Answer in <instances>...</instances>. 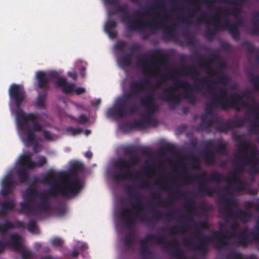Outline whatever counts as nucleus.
<instances>
[{
	"instance_id": "54",
	"label": "nucleus",
	"mask_w": 259,
	"mask_h": 259,
	"mask_svg": "<svg viewBox=\"0 0 259 259\" xmlns=\"http://www.w3.org/2000/svg\"><path fill=\"white\" fill-rule=\"evenodd\" d=\"M214 151L215 153L225 155L226 154V145L222 142L219 143L216 146Z\"/></svg>"
},
{
	"instance_id": "33",
	"label": "nucleus",
	"mask_w": 259,
	"mask_h": 259,
	"mask_svg": "<svg viewBox=\"0 0 259 259\" xmlns=\"http://www.w3.org/2000/svg\"><path fill=\"white\" fill-rule=\"evenodd\" d=\"M32 122V124L31 125H29L28 124V123H27V124H26L24 127V129H20V130L21 131H26V141L28 143H29V144L30 145H32L33 144H34L36 141H35V132H42V134H43V136H44V137L45 138V139L46 140V141H52L53 140V137H52V135L51 134V133L47 131V130H42V125L41 124V130L40 131H35V132H34V139L33 140L32 142H29L28 139H27V130H28V128L30 127V128H32V126H33V121H31Z\"/></svg>"
},
{
	"instance_id": "5",
	"label": "nucleus",
	"mask_w": 259,
	"mask_h": 259,
	"mask_svg": "<svg viewBox=\"0 0 259 259\" xmlns=\"http://www.w3.org/2000/svg\"><path fill=\"white\" fill-rule=\"evenodd\" d=\"M227 95V93L225 88H219L218 93L213 94L210 101L206 103L205 115L206 116L212 115V111L218 108H221L224 110L233 108L239 111L241 107H244L246 105L244 97H251L252 94L250 91H246L243 94L233 93L228 98H226Z\"/></svg>"
},
{
	"instance_id": "18",
	"label": "nucleus",
	"mask_w": 259,
	"mask_h": 259,
	"mask_svg": "<svg viewBox=\"0 0 259 259\" xmlns=\"http://www.w3.org/2000/svg\"><path fill=\"white\" fill-rule=\"evenodd\" d=\"M243 152L245 154L243 156L236 155V158L240 160H244L245 164L251 166V170L254 172H259V168L257 165L259 163V159L257 157L259 154V150H257L254 146L250 143V144L246 147V150Z\"/></svg>"
},
{
	"instance_id": "31",
	"label": "nucleus",
	"mask_w": 259,
	"mask_h": 259,
	"mask_svg": "<svg viewBox=\"0 0 259 259\" xmlns=\"http://www.w3.org/2000/svg\"><path fill=\"white\" fill-rule=\"evenodd\" d=\"M176 74H178V69L176 68H174L172 72L167 71L166 73L162 74L160 78L155 83L151 85L150 90L154 91L157 90L169 79V77H173Z\"/></svg>"
},
{
	"instance_id": "17",
	"label": "nucleus",
	"mask_w": 259,
	"mask_h": 259,
	"mask_svg": "<svg viewBox=\"0 0 259 259\" xmlns=\"http://www.w3.org/2000/svg\"><path fill=\"white\" fill-rule=\"evenodd\" d=\"M181 70L184 75L191 76L196 81L193 86L194 89L199 92H202L203 90L201 85H204L209 88L210 93H213V88L208 83V79L206 78H197L199 75V71L196 67L183 65L181 68Z\"/></svg>"
},
{
	"instance_id": "16",
	"label": "nucleus",
	"mask_w": 259,
	"mask_h": 259,
	"mask_svg": "<svg viewBox=\"0 0 259 259\" xmlns=\"http://www.w3.org/2000/svg\"><path fill=\"white\" fill-rule=\"evenodd\" d=\"M37 196L38 192L37 188L32 185L29 186L23 195V198L25 201L20 203V208L18 212L26 215H36L35 207L32 206L31 203L35 201L34 198Z\"/></svg>"
},
{
	"instance_id": "1",
	"label": "nucleus",
	"mask_w": 259,
	"mask_h": 259,
	"mask_svg": "<svg viewBox=\"0 0 259 259\" xmlns=\"http://www.w3.org/2000/svg\"><path fill=\"white\" fill-rule=\"evenodd\" d=\"M135 187L127 186L126 191L130 195L129 198L135 199L136 203L132 205V208H126L122 209L120 212V217L123 221L126 228L129 230V233L123 239L124 245L128 248L133 247L135 242L136 233L135 226L136 224V218H139L141 221H145L143 213L144 207L142 201V197L136 193H133Z\"/></svg>"
},
{
	"instance_id": "13",
	"label": "nucleus",
	"mask_w": 259,
	"mask_h": 259,
	"mask_svg": "<svg viewBox=\"0 0 259 259\" xmlns=\"http://www.w3.org/2000/svg\"><path fill=\"white\" fill-rule=\"evenodd\" d=\"M32 154L26 152L19 158L17 175L21 183H24L28 180L29 170L33 169L35 166L41 167L47 163V159L44 156H39L37 162L32 161Z\"/></svg>"
},
{
	"instance_id": "51",
	"label": "nucleus",
	"mask_w": 259,
	"mask_h": 259,
	"mask_svg": "<svg viewBox=\"0 0 259 259\" xmlns=\"http://www.w3.org/2000/svg\"><path fill=\"white\" fill-rule=\"evenodd\" d=\"M176 150L175 146L171 144H167L162 146L159 150L160 153L164 154L165 153H173Z\"/></svg>"
},
{
	"instance_id": "59",
	"label": "nucleus",
	"mask_w": 259,
	"mask_h": 259,
	"mask_svg": "<svg viewBox=\"0 0 259 259\" xmlns=\"http://www.w3.org/2000/svg\"><path fill=\"white\" fill-rule=\"evenodd\" d=\"M157 185L160 187V188L164 191H167L170 190H171V189L167 187V183L162 179H158Z\"/></svg>"
},
{
	"instance_id": "48",
	"label": "nucleus",
	"mask_w": 259,
	"mask_h": 259,
	"mask_svg": "<svg viewBox=\"0 0 259 259\" xmlns=\"http://www.w3.org/2000/svg\"><path fill=\"white\" fill-rule=\"evenodd\" d=\"M132 57L133 53L132 52H129L122 55L120 59V63L124 67H128L131 66Z\"/></svg>"
},
{
	"instance_id": "20",
	"label": "nucleus",
	"mask_w": 259,
	"mask_h": 259,
	"mask_svg": "<svg viewBox=\"0 0 259 259\" xmlns=\"http://www.w3.org/2000/svg\"><path fill=\"white\" fill-rule=\"evenodd\" d=\"M22 238L17 233L13 236L12 239V247L15 251L20 253L22 259H33V254L32 252L27 249H25L22 246Z\"/></svg>"
},
{
	"instance_id": "32",
	"label": "nucleus",
	"mask_w": 259,
	"mask_h": 259,
	"mask_svg": "<svg viewBox=\"0 0 259 259\" xmlns=\"http://www.w3.org/2000/svg\"><path fill=\"white\" fill-rule=\"evenodd\" d=\"M56 85L57 87L60 88L62 92L65 94H70L74 91V84L67 82L65 78L63 77L58 78L56 82Z\"/></svg>"
},
{
	"instance_id": "4",
	"label": "nucleus",
	"mask_w": 259,
	"mask_h": 259,
	"mask_svg": "<svg viewBox=\"0 0 259 259\" xmlns=\"http://www.w3.org/2000/svg\"><path fill=\"white\" fill-rule=\"evenodd\" d=\"M244 164H238L232 172H229L225 177L222 173L217 171H211L207 178H205L206 172L205 170H202L200 172V176H198L195 174L187 175L184 180L188 184L191 183L192 181H198L199 182L203 181V183H200L198 187V192L204 193L208 196H212L217 193V190L211 188L207 185L208 182H216L220 183L223 180H225L227 183L231 182V179H236L240 178V175L244 171Z\"/></svg>"
},
{
	"instance_id": "41",
	"label": "nucleus",
	"mask_w": 259,
	"mask_h": 259,
	"mask_svg": "<svg viewBox=\"0 0 259 259\" xmlns=\"http://www.w3.org/2000/svg\"><path fill=\"white\" fill-rule=\"evenodd\" d=\"M224 3H230L235 4L234 6L231 9L227 10L225 15L226 16L229 15H233L235 18H237L238 16H240V14L241 12V8L238 6V4H242V3H235V2L227 1V0H223Z\"/></svg>"
},
{
	"instance_id": "19",
	"label": "nucleus",
	"mask_w": 259,
	"mask_h": 259,
	"mask_svg": "<svg viewBox=\"0 0 259 259\" xmlns=\"http://www.w3.org/2000/svg\"><path fill=\"white\" fill-rule=\"evenodd\" d=\"M185 193L180 190L177 187L170 193L168 198L166 200L160 199V195L157 192H153L151 194V197L154 200L156 201L158 203L163 206H168L171 205L174 201L185 196Z\"/></svg>"
},
{
	"instance_id": "53",
	"label": "nucleus",
	"mask_w": 259,
	"mask_h": 259,
	"mask_svg": "<svg viewBox=\"0 0 259 259\" xmlns=\"http://www.w3.org/2000/svg\"><path fill=\"white\" fill-rule=\"evenodd\" d=\"M123 151L125 155H130L131 157L133 156H137L136 155L137 152L136 147L134 146H128L124 147Z\"/></svg>"
},
{
	"instance_id": "36",
	"label": "nucleus",
	"mask_w": 259,
	"mask_h": 259,
	"mask_svg": "<svg viewBox=\"0 0 259 259\" xmlns=\"http://www.w3.org/2000/svg\"><path fill=\"white\" fill-rule=\"evenodd\" d=\"M223 197H226V196L225 195H220V201L221 203L223 205V206H222V207H219V212L220 214L221 215V217L222 218H223L227 222H229L230 220H232L234 221L232 222V223L230 226V231H231V236H235V235L236 234V231H237L238 227H239V224L236 221V220H238V219H233L230 218L228 220H226L224 217V213L223 212H221L220 211V209H223L225 208V203L222 202V199H221ZM239 221H240V220H239Z\"/></svg>"
},
{
	"instance_id": "42",
	"label": "nucleus",
	"mask_w": 259,
	"mask_h": 259,
	"mask_svg": "<svg viewBox=\"0 0 259 259\" xmlns=\"http://www.w3.org/2000/svg\"><path fill=\"white\" fill-rule=\"evenodd\" d=\"M241 46L244 47L246 52L249 54L253 53H258V54L255 57L256 61L259 63V48L253 46V44L248 40L243 41L241 43Z\"/></svg>"
},
{
	"instance_id": "9",
	"label": "nucleus",
	"mask_w": 259,
	"mask_h": 259,
	"mask_svg": "<svg viewBox=\"0 0 259 259\" xmlns=\"http://www.w3.org/2000/svg\"><path fill=\"white\" fill-rule=\"evenodd\" d=\"M178 88L185 89L184 98L192 105L196 103V98L192 93V88L190 83L186 81L175 79L174 84L164 88L160 98L169 104L170 109H174L181 102V96L176 95L174 90Z\"/></svg>"
},
{
	"instance_id": "47",
	"label": "nucleus",
	"mask_w": 259,
	"mask_h": 259,
	"mask_svg": "<svg viewBox=\"0 0 259 259\" xmlns=\"http://www.w3.org/2000/svg\"><path fill=\"white\" fill-rule=\"evenodd\" d=\"M47 98V93L44 92L38 95L35 102V106L39 109L46 108L45 101Z\"/></svg>"
},
{
	"instance_id": "46",
	"label": "nucleus",
	"mask_w": 259,
	"mask_h": 259,
	"mask_svg": "<svg viewBox=\"0 0 259 259\" xmlns=\"http://www.w3.org/2000/svg\"><path fill=\"white\" fill-rule=\"evenodd\" d=\"M199 10L200 6L199 4L195 2L193 4V9L192 12L187 16H181L178 18V19L180 20L184 21L187 22H189L191 21L194 14L198 12Z\"/></svg>"
},
{
	"instance_id": "24",
	"label": "nucleus",
	"mask_w": 259,
	"mask_h": 259,
	"mask_svg": "<svg viewBox=\"0 0 259 259\" xmlns=\"http://www.w3.org/2000/svg\"><path fill=\"white\" fill-rule=\"evenodd\" d=\"M16 185V182L11 173L7 174L2 182L1 193L5 197L9 195L13 192Z\"/></svg>"
},
{
	"instance_id": "30",
	"label": "nucleus",
	"mask_w": 259,
	"mask_h": 259,
	"mask_svg": "<svg viewBox=\"0 0 259 259\" xmlns=\"http://www.w3.org/2000/svg\"><path fill=\"white\" fill-rule=\"evenodd\" d=\"M15 206V202L11 199H5L0 201V218H5L9 211Z\"/></svg>"
},
{
	"instance_id": "15",
	"label": "nucleus",
	"mask_w": 259,
	"mask_h": 259,
	"mask_svg": "<svg viewBox=\"0 0 259 259\" xmlns=\"http://www.w3.org/2000/svg\"><path fill=\"white\" fill-rule=\"evenodd\" d=\"M248 77L253 85V90L256 92H259V73L254 75L250 73L248 74ZM247 111L249 115L254 117L250 120V126L255 128L250 130V131L256 133L259 132V104L250 106L248 108Z\"/></svg>"
},
{
	"instance_id": "64",
	"label": "nucleus",
	"mask_w": 259,
	"mask_h": 259,
	"mask_svg": "<svg viewBox=\"0 0 259 259\" xmlns=\"http://www.w3.org/2000/svg\"><path fill=\"white\" fill-rule=\"evenodd\" d=\"M88 121L87 117L84 115H81L79 116V117L76 119V121L79 123H85Z\"/></svg>"
},
{
	"instance_id": "40",
	"label": "nucleus",
	"mask_w": 259,
	"mask_h": 259,
	"mask_svg": "<svg viewBox=\"0 0 259 259\" xmlns=\"http://www.w3.org/2000/svg\"><path fill=\"white\" fill-rule=\"evenodd\" d=\"M149 126L142 118L140 120H135L131 123H127L124 125V127L130 130H132L136 128L139 129H146Z\"/></svg>"
},
{
	"instance_id": "38",
	"label": "nucleus",
	"mask_w": 259,
	"mask_h": 259,
	"mask_svg": "<svg viewBox=\"0 0 259 259\" xmlns=\"http://www.w3.org/2000/svg\"><path fill=\"white\" fill-rule=\"evenodd\" d=\"M116 26L117 23L115 20L113 19H109L105 24V31L112 39H114L117 36V33L114 30Z\"/></svg>"
},
{
	"instance_id": "63",
	"label": "nucleus",
	"mask_w": 259,
	"mask_h": 259,
	"mask_svg": "<svg viewBox=\"0 0 259 259\" xmlns=\"http://www.w3.org/2000/svg\"><path fill=\"white\" fill-rule=\"evenodd\" d=\"M138 151L143 155L148 156L150 154L149 149L147 147L140 148Z\"/></svg>"
},
{
	"instance_id": "28",
	"label": "nucleus",
	"mask_w": 259,
	"mask_h": 259,
	"mask_svg": "<svg viewBox=\"0 0 259 259\" xmlns=\"http://www.w3.org/2000/svg\"><path fill=\"white\" fill-rule=\"evenodd\" d=\"M223 30H227L231 34L232 38L235 40L238 41L240 37V32L236 24H231L230 23L228 18H225L223 20L222 24Z\"/></svg>"
},
{
	"instance_id": "37",
	"label": "nucleus",
	"mask_w": 259,
	"mask_h": 259,
	"mask_svg": "<svg viewBox=\"0 0 259 259\" xmlns=\"http://www.w3.org/2000/svg\"><path fill=\"white\" fill-rule=\"evenodd\" d=\"M236 238V244L244 248H246L249 243V240L245 230L234 236Z\"/></svg>"
},
{
	"instance_id": "62",
	"label": "nucleus",
	"mask_w": 259,
	"mask_h": 259,
	"mask_svg": "<svg viewBox=\"0 0 259 259\" xmlns=\"http://www.w3.org/2000/svg\"><path fill=\"white\" fill-rule=\"evenodd\" d=\"M228 78L225 74H222L218 78V81L219 83L224 84H226L228 82Z\"/></svg>"
},
{
	"instance_id": "35",
	"label": "nucleus",
	"mask_w": 259,
	"mask_h": 259,
	"mask_svg": "<svg viewBox=\"0 0 259 259\" xmlns=\"http://www.w3.org/2000/svg\"><path fill=\"white\" fill-rule=\"evenodd\" d=\"M36 78L37 81V85L39 89L47 90L49 89V81L46 74L42 71L36 72Z\"/></svg>"
},
{
	"instance_id": "58",
	"label": "nucleus",
	"mask_w": 259,
	"mask_h": 259,
	"mask_svg": "<svg viewBox=\"0 0 259 259\" xmlns=\"http://www.w3.org/2000/svg\"><path fill=\"white\" fill-rule=\"evenodd\" d=\"M127 43L126 42L122 40H119L116 43L115 45V48L117 51L123 52L124 48L127 46Z\"/></svg>"
},
{
	"instance_id": "22",
	"label": "nucleus",
	"mask_w": 259,
	"mask_h": 259,
	"mask_svg": "<svg viewBox=\"0 0 259 259\" xmlns=\"http://www.w3.org/2000/svg\"><path fill=\"white\" fill-rule=\"evenodd\" d=\"M158 61L152 57L147 55H141L138 57V66L141 68L145 75H153L150 68L157 64Z\"/></svg>"
},
{
	"instance_id": "60",
	"label": "nucleus",
	"mask_w": 259,
	"mask_h": 259,
	"mask_svg": "<svg viewBox=\"0 0 259 259\" xmlns=\"http://www.w3.org/2000/svg\"><path fill=\"white\" fill-rule=\"evenodd\" d=\"M27 228L29 232L31 233H33L34 232L36 228V224L35 221L34 220L31 219L29 220L27 225Z\"/></svg>"
},
{
	"instance_id": "2",
	"label": "nucleus",
	"mask_w": 259,
	"mask_h": 259,
	"mask_svg": "<svg viewBox=\"0 0 259 259\" xmlns=\"http://www.w3.org/2000/svg\"><path fill=\"white\" fill-rule=\"evenodd\" d=\"M9 94L10 98L15 102L17 109L16 112V118L18 128L23 130L28 122L33 121V126L32 128H28L27 134L28 140L32 142L34 139V132L41 130V124L38 122L40 116L34 113L26 114L21 109V103L25 97V92L22 86L17 84H12L9 88Z\"/></svg>"
},
{
	"instance_id": "45",
	"label": "nucleus",
	"mask_w": 259,
	"mask_h": 259,
	"mask_svg": "<svg viewBox=\"0 0 259 259\" xmlns=\"http://www.w3.org/2000/svg\"><path fill=\"white\" fill-rule=\"evenodd\" d=\"M252 26L250 33L253 35H259V12H256L253 17Z\"/></svg>"
},
{
	"instance_id": "21",
	"label": "nucleus",
	"mask_w": 259,
	"mask_h": 259,
	"mask_svg": "<svg viewBox=\"0 0 259 259\" xmlns=\"http://www.w3.org/2000/svg\"><path fill=\"white\" fill-rule=\"evenodd\" d=\"M245 123V120L242 118H238L237 119H229L226 122H221L217 123L216 131L219 133H227L229 131L235 128L242 127Z\"/></svg>"
},
{
	"instance_id": "11",
	"label": "nucleus",
	"mask_w": 259,
	"mask_h": 259,
	"mask_svg": "<svg viewBox=\"0 0 259 259\" xmlns=\"http://www.w3.org/2000/svg\"><path fill=\"white\" fill-rule=\"evenodd\" d=\"M118 13H123L121 20L123 22L126 23L127 29L131 31H138L143 30L145 27L149 26L151 28H156L158 26H162V22H157L154 19L151 22L145 21L143 19V14L140 10H137L135 14L137 19L132 21H127L131 18L127 8L126 6L118 5L117 9L113 12V14Z\"/></svg>"
},
{
	"instance_id": "27",
	"label": "nucleus",
	"mask_w": 259,
	"mask_h": 259,
	"mask_svg": "<svg viewBox=\"0 0 259 259\" xmlns=\"http://www.w3.org/2000/svg\"><path fill=\"white\" fill-rule=\"evenodd\" d=\"M196 57L199 64L203 67L208 73L212 71L211 63L217 62L220 59L219 54L217 52H213L210 54V61L205 60L203 56L197 55V54Z\"/></svg>"
},
{
	"instance_id": "43",
	"label": "nucleus",
	"mask_w": 259,
	"mask_h": 259,
	"mask_svg": "<svg viewBox=\"0 0 259 259\" xmlns=\"http://www.w3.org/2000/svg\"><path fill=\"white\" fill-rule=\"evenodd\" d=\"M232 138L234 142L238 144L239 147V151L240 152L245 151L246 147L250 144V141L243 140L242 138L238 135H233Z\"/></svg>"
},
{
	"instance_id": "39",
	"label": "nucleus",
	"mask_w": 259,
	"mask_h": 259,
	"mask_svg": "<svg viewBox=\"0 0 259 259\" xmlns=\"http://www.w3.org/2000/svg\"><path fill=\"white\" fill-rule=\"evenodd\" d=\"M156 9H159L164 11L165 9V5L162 1H156L154 4L149 7L143 9V12L145 15H150L154 14Z\"/></svg>"
},
{
	"instance_id": "49",
	"label": "nucleus",
	"mask_w": 259,
	"mask_h": 259,
	"mask_svg": "<svg viewBox=\"0 0 259 259\" xmlns=\"http://www.w3.org/2000/svg\"><path fill=\"white\" fill-rule=\"evenodd\" d=\"M16 233H12L10 235V240L8 241H3L0 240V254L4 252L6 248L7 247H12V239L13 236H15Z\"/></svg>"
},
{
	"instance_id": "25",
	"label": "nucleus",
	"mask_w": 259,
	"mask_h": 259,
	"mask_svg": "<svg viewBox=\"0 0 259 259\" xmlns=\"http://www.w3.org/2000/svg\"><path fill=\"white\" fill-rule=\"evenodd\" d=\"M14 228L24 229L25 225L24 222L19 220H15L13 223L9 220H7L0 224V235H6L10 230Z\"/></svg>"
},
{
	"instance_id": "23",
	"label": "nucleus",
	"mask_w": 259,
	"mask_h": 259,
	"mask_svg": "<svg viewBox=\"0 0 259 259\" xmlns=\"http://www.w3.org/2000/svg\"><path fill=\"white\" fill-rule=\"evenodd\" d=\"M205 150L201 152V155L203 157L205 163L208 165H213L215 163L214 150L212 148L214 147L212 140H209L204 142Z\"/></svg>"
},
{
	"instance_id": "26",
	"label": "nucleus",
	"mask_w": 259,
	"mask_h": 259,
	"mask_svg": "<svg viewBox=\"0 0 259 259\" xmlns=\"http://www.w3.org/2000/svg\"><path fill=\"white\" fill-rule=\"evenodd\" d=\"M212 22L214 25L213 28H210L208 24L206 25L207 29L205 36L208 40L213 39L219 31L223 30L222 26L223 21L220 17H217L215 19L212 20Z\"/></svg>"
},
{
	"instance_id": "12",
	"label": "nucleus",
	"mask_w": 259,
	"mask_h": 259,
	"mask_svg": "<svg viewBox=\"0 0 259 259\" xmlns=\"http://www.w3.org/2000/svg\"><path fill=\"white\" fill-rule=\"evenodd\" d=\"M41 183L51 185L52 188L39 194L40 201L35 205V208L40 212L48 213L51 210V205L48 199L49 197H56L61 196L59 191V179L51 173L44 177Z\"/></svg>"
},
{
	"instance_id": "10",
	"label": "nucleus",
	"mask_w": 259,
	"mask_h": 259,
	"mask_svg": "<svg viewBox=\"0 0 259 259\" xmlns=\"http://www.w3.org/2000/svg\"><path fill=\"white\" fill-rule=\"evenodd\" d=\"M140 161L138 156H132L130 159L120 158L114 163L115 168L118 170L113 174V179L117 182L128 180H138L141 177L140 172H134L132 168L137 165Z\"/></svg>"
},
{
	"instance_id": "50",
	"label": "nucleus",
	"mask_w": 259,
	"mask_h": 259,
	"mask_svg": "<svg viewBox=\"0 0 259 259\" xmlns=\"http://www.w3.org/2000/svg\"><path fill=\"white\" fill-rule=\"evenodd\" d=\"M184 207L190 213H194L195 211V201L193 199H188Z\"/></svg>"
},
{
	"instance_id": "8",
	"label": "nucleus",
	"mask_w": 259,
	"mask_h": 259,
	"mask_svg": "<svg viewBox=\"0 0 259 259\" xmlns=\"http://www.w3.org/2000/svg\"><path fill=\"white\" fill-rule=\"evenodd\" d=\"M228 233V230H220L216 231L212 236H201V231L196 228L195 234L197 236L198 242H191L190 238H186L184 239L183 243L186 246H190L195 249L206 252L209 242L213 241L218 249H222L229 244V237L227 235Z\"/></svg>"
},
{
	"instance_id": "14",
	"label": "nucleus",
	"mask_w": 259,
	"mask_h": 259,
	"mask_svg": "<svg viewBox=\"0 0 259 259\" xmlns=\"http://www.w3.org/2000/svg\"><path fill=\"white\" fill-rule=\"evenodd\" d=\"M140 103L145 110L142 118L150 126H156L158 122L153 115L158 111V108L154 101V96L151 94L147 95L141 99Z\"/></svg>"
},
{
	"instance_id": "61",
	"label": "nucleus",
	"mask_w": 259,
	"mask_h": 259,
	"mask_svg": "<svg viewBox=\"0 0 259 259\" xmlns=\"http://www.w3.org/2000/svg\"><path fill=\"white\" fill-rule=\"evenodd\" d=\"M47 76L49 81L51 80H52L54 79H56L57 80L58 78L60 77H59V74L56 71H51V72L48 73L47 74Z\"/></svg>"
},
{
	"instance_id": "55",
	"label": "nucleus",
	"mask_w": 259,
	"mask_h": 259,
	"mask_svg": "<svg viewBox=\"0 0 259 259\" xmlns=\"http://www.w3.org/2000/svg\"><path fill=\"white\" fill-rule=\"evenodd\" d=\"M152 57L158 58L163 60H166L168 59L167 56L163 54L160 49H156L153 51L152 53Z\"/></svg>"
},
{
	"instance_id": "44",
	"label": "nucleus",
	"mask_w": 259,
	"mask_h": 259,
	"mask_svg": "<svg viewBox=\"0 0 259 259\" xmlns=\"http://www.w3.org/2000/svg\"><path fill=\"white\" fill-rule=\"evenodd\" d=\"M188 229V226L184 222H181L178 225L174 226L169 229V232L171 235L183 234Z\"/></svg>"
},
{
	"instance_id": "56",
	"label": "nucleus",
	"mask_w": 259,
	"mask_h": 259,
	"mask_svg": "<svg viewBox=\"0 0 259 259\" xmlns=\"http://www.w3.org/2000/svg\"><path fill=\"white\" fill-rule=\"evenodd\" d=\"M184 36L185 38L188 40L189 45L193 46L195 45V40L191 32L187 31L184 33Z\"/></svg>"
},
{
	"instance_id": "3",
	"label": "nucleus",
	"mask_w": 259,
	"mask_h": 259,
	"mask_svg": "<svg viewBox=\"0 0 259 259\" xmlns=\"http://www.w3.org/2000/svg\"><path fill=\"white\" fill-rule=\"evenodd\" d=\"M150 84L149 79L134 80L130 82V91L123 95L122 98L117 100L113 108L108 110V115L110 117H123L137 112L138 107L135 104L127 107L128 101L138 97L141 93L145 90L146 87Z\"/></svg>"
},
{
	"instance_id": "6",
	"label": "nucleus",
	"mask_w": 259,
	"mask_h": 259,
	"mask_svg": "<svg viewBox=\"0 0 259 259\" xmlns=\"http://www.w3.org/2000/svg\"><path fill=\"white\" fill-rule=\"evenodd\" d=\"M83 168L82 164L79 162H74L70 165V171L74 175L70 174L64 179H59V191L62 197L69 199L77 195L82 189L83 185L77 176L78 172Z\"/></svg>"
},
{
	"instance_id": "57",
	"label": "nucleus",
	"mask_w": 259,
	"mask_h": 259,
	"mask_svg": "<svg viewBox=\"0 0 259 259\" xmlns=\"http://www.w3.org/2000/svg\"><path fill=\"white\" fill-rule=\"evenodd\" d=\"M63 240L58 237H55L52 239L51 241L52 245L56 248L61 247L63 244Z\"/></svg>"
},
{
	"instance_id": "29",
	"label": "nucleus",
	"mask_w": 259,
	"mask_h": 259,
	"mask_svg": "<svg viewBox=\"0 0 259 259\" xmlns=\"http://www.w3.org/2000/svg\"><path fill=\"white\" fill-rule=\"evenodd\" d=\"M219 123V119L216 116H213L210 119H207L206 116L203 115L201 117V123L197 126V131H200L205 129L207 132L210 131V128L213 124Z\"/></svg>"
},
{
	"instance_id": "34",
	"label": "nucleus",
	"mask_w": 259,
	"mask_h": 259,
	"mask_svg": "<svg viewBox=\"0 0 259 259\" xmlns=\"http://www.w3.org/2000/svg\"><path fill=\"white\" fill-rule=\"evenodd\" d=\"M234 183L235 184V187L231 188L229 187H226L224 190L228 194H231L230 190L231 189L234 190L236 192H243L245 190V184L240 180V178H237L236 179H231V182L229 183Z\"/></svg>"
},
{
	"instance_id": "52",
	"label": "nucleus",
	"mask_w": 259,
	"mask_h": 259,
	"mask_svg": "<svg viewBox=\"0 0 259 259\" xmlns=\"http://www.w3.org/2000/svg\"><path fill=\"white\" fill-rule=\"evenodd\" d=\"M229 257L233 259H257L256 255L254 254H251L247 258H244L240 252H234L229 255Z\"/></svg>"
},
{
	"instance_id": "7",
	"label": "nucleus",
	"mask_w": 259,
	"mask_h": 259,
	"mask_svg": "<svg viewBox=\"0 0 259 259\" xmlns=\"http://www.w3.org/2000/svg\"><path fill=\"white\" fill-rule=\"evenodd\" d=\"M155 241L158 244L164 246L166 251L180 259H186V255L183 250L178 248L179 242L176 239H173L170 242H167L165 238L162 235L156 233H151L148 234L146 237L140 241L141 248L140 249V254L142 257H146L148 255L151 254V251L147 243L149 241Z\"/></svg>"
}]
</instances>
